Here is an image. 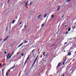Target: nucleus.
I'll use <instances>...</instances> for the list:
<instances>
[{
	"mask_svg": "<svg viewBox=\"0 0 76 76\" xmlns=\"http://www.w3.org/2000/svg\"><path fill=\"white\" fill-rule=\"evenodd\" d=\"M37 58H38V56L35 59L33 63V64L31 66L32 67H33V66H34V64H35V62H36V61L37 60Z\"/></svg>",
	"mask_w": 76,
	"mask_h": 76,
	"instance_id": "f257e3e1",
	"label": "nucleus"
},
{
	"mask_svg": "<svg viewBox=\"0 0 76 76\" xmlns=\"http://www.w3.org/2000/svg\"><path fill=\"white\" fill-rule=\"evenodd\" d=\"M62 8H63V6H58V7L57 10H61Z\"/></svg>",
	"mask_w": 76,
	"mask_h": 76,
	"instance_id": "f03ea898",
	"label": "nucleus"
},
{
	"mask_svg": "<svg viewBox=\"0 0 76 76\" xmlns=\"http://www.w3.org/2000/svg\"><path fill=\"white\" fill-rule=\"evenodd\" d=\"M15 66H12V68H10L9 70L7 72H10V70H11V69H14V68H15Z\"/></svg>",
	"mask_w": 76,
	"mask_h": 76,
	"instance_id": "7ed1b4c3",
	"label": "nucleus"
},
{
	"mask_svg": "<svg viewBox=\"0 0 76 76\" xmlns=\"http://www.w3.org/2000/svg\"><path fill=\"white\" fill-rule=\"evenodd\" d=\"M10 53H9L8 55H7V59H8L9 60V56H10Z\"/></svg>",
	"mask_w": 76,
	"mask_h": 76,
	"instance_id": "20e7f679",
	"label": "nucleus"
},
{
	"mask_svg": "<svg viewBox=\"0 0 76 76\" xmlns=\"http://www.w3.org/2000/svg\"><path fill=\"white\" fill-rule=\"evenodd\" d=\"M9 38V36H8L4 40V41H6L7 39V38Z\"/></svg>",
	"mask_w": 76,
	"mask_h": 76,
	"instance_id": "39448f33",
	"label": "nucleus"
},
{
	"mask_svg": "<svg viewBox=\"0 0 76 76\" xmlns=\"http://www.w3.org/2000/svg\"><path fill=\"white\" fill-rule=\"evenodd\" d=\"M23 45V42H22L21 44H20L17 47V48H18L19 47H20V46H21V45Z\"/></svg>",
	"mask_w": 76,
	"mask_h": 76,
	"instance_id": "423d86ee",
	"label": "nucleus"
},
{
	"mask_svg": "<svg viewBox=\"0 0 76 76\" xmlns=\"http://www.w3.org/2000/svg\"><path fill=\"white\" fill-rule=\"evenodd\" d=\"M60 64H61V63H59L58 64L57 66L56 67V69H57L58 67H59V66H60Z\"/></svg>",
	"mask_w": 76,
	"mask_h": 76,
	"instance_id": "0eeeda50",
	"label": "nucleus"
},
{
	"mask_svg": "<svg viewBox=\"0 0 76 76\" xmlns=\"http://www.w3.org/2000/svg\"><path fill=\"white\" fill-rule=\"evenodd\" d=\"M41 16H42V15L41 14H40L37 17V18L38 19H39V18L40 17H41Z\"/></svg>",
	"mask_w": 76,
	"mask_h": 76,
	"instance_id": "6e6552de",
	"label": "nucleus"
},
{
	"mask_svg": "<svg viewBox=\"0 0 76 76\" xmlns=\"http://www.w3.org/2000/svg\"><path fill=\"white\" fill-rule=\"evenodd\" d=\"M28 42V41H26V40L24 41V44H26V43H27Z\"/></svg>",
	"mask_w": 76,
	"mask_h": 76,
	"instance_id": "1a4fd4ad",
	"label": "nucleus"
},
{
	"mask_svg": "<svg viewBox=\"0 0 76 76\" xmlns=\"http://www.w3.org/2000/svg\"><path fill=\"white\" fill-rule=\"evenodd\" d=\"M28 1L26 2V3L25 4V6H26L27 4H28Z\"/></svg>",
	"mask_w": 76,
	"mask_h": 76,
	"instance_id": "9d476101",
	"label": "nucleus"
},
{
	"mask_svg": "<svg viewBox=\"0 0 76 76\" xmlns=\"http://www.w3.org/2000/svg\"><path fill=\"white\" fill-rule=\"evenodd\" d=\"M68 56H70L71 55V52H69L68 53Z\"/></svg>",
	"mask_w": 76,
	"mask_h": 76,
	"instance_id": "9b49d317",
	"label": "nucleus"
},
{
	"mask_svg": "<svg viewBox=\"0 0 76 76\" xmlns=\"http://www.w3.org/2000/svg\"><path fill=\"white\" fill-rule=\"evenodd\" d=\"M66 60H67V58H66V57H65V60H64V62H65V61H66Z\"/></svg>",
	"mask_w": 76,
	"mask_h": 76,
	"instance_id": "f8f14e48",
	"label": "nucleus"
},
{
	"mask_svg": "<svg viewBox=\"0 0 76 76\" xmlns=\"http://www.w3.org/2000/svg\"><path fill=\"white\" fill-rule=\"evenodd\" d=\"M33 3V2H30L29 4L30 6H31V5H32V4Z\"/></svg>",
	"mask_w": 76,
	"mask_h": 76,
	"instance_id": "ddd939ff",
	"label": "nucleus"
},
{
	"mask_svg": "<svg viewBox=\"0 0 76 76\" xmlns=\"http://www.w3.org/2000/svg\"><path fill=\"white\" fill-rule=\"evenodd\" d=\"M45 23H44L42 25V27H43L44 26V25H45Z\"/></svg>",
	"mask_w": 76,
	"mask_h": 76,
	"instance_id": "4468645a",
	"label": "nucleus"
},
{
	"mask_svg": "<svg viewBox=\"0 0 76 76\" xmlns=\"http://www.w3.org/2000/svg\"><path fill=\"white\" fill-rule=\"evenodd\" d=\"M8 75H9V72H6V75H7V76H8Z\"/></svg>",
	"mask_w": 76,
	"mask_h": 76,
	"instance_id": "2eb2a0df",
	"label": "nucleus"
},
{
	"mask_svg": "<svg viewBox=\"0 0 76 76\" xmlns=\"http://www.w3.org/2000/svg\"><path fill=\"white\" fill-rule=\"evenodd\" d=\"M15 21H16V20H13L12 22V23L13 24V23H15Z\"/></svg>",
	"mask_w": 76,
	"mask_h": 76,
	"instance_id": "dca6fc26",
	"label": "nucleus"
},
{
	"mask_svg": "<svg viewBox=\"0 0 76 76\" xmlns=\"http://www.w3.org/2000/svg\"><path fill=\"white\" fill-rule=\"evenodd\" d=\"M47 14H46L44 15V18H45L47 16Z\"/></svg>",
	"mask_w": 76,
	"mask_h": 76,
	"instance_id": "f3484780",
	"label": "nucleus"
},
{
	"mask_svg": "<svg viewBox=\"0 0 76 76\" xmlns=\"http://www.w3.org/2000/svg\"><path fill=\"white\" fill-rule=\"evenodd\" d=\"M12 55H10V57H9V59H10V58H11V57H12Z\"/></svg>",
	"mask_w": 76,
	"mask_h": 76,
	"instance_id": "a211bd4d",
	"label": "nucleus"
},
{
	"mask_svg": "<svg viewBox=\"0 0 76 76\" xmlns=\"http://www.w3.org/2000/svg\"><path fill=\"white\" fill-rule=\"evenodd\" d=\"M51 17L52 18H53L54 17V15H52L51 16Z\"/></svg>",
	"mask_w": 76,
	"mask_h": 76,
	"instance_id": "6ab92c4d",
	"label": "nucleus"
},
{
	"mask_svg": "<svg viewBox=\"0 0 76 76\" xmlns=\"http://www.w3.org/2000/svg\"><path fill=\"white\" fill-rule=\"evenodd\" d=\"M29 57H30V56L28 55L27 58L26 59H27V60H28V59H29Z\"/></svg>",
	"mask_w": 76,
	"mask_h": 76,
	"instance_id": "aec40b11",
	"label": "nucleus"
},
{
	"mask_svg": "<svg viewBox=\"0 0 76 76\" xmlns=\"http://www.w3.org/2000/svg\"><path fill=\"white\" fill-rule=\"evenodd\" d=\"M7 29H8V27H7V28L5 29L6 31H7Z\"/></svg>",
	"mask_w": 76,
	"mask_h": 76,
	"instance_id": "412c9836",
	"label": "nucleus"
},
{
	"mask_svg": "<svg viewBox=\"0 0 76 76\" xmlns=\"http://www.w3.org/2000/svg\"><path fill=\"white\" fill-rule=\"evenodd\" d=\"M2 73H4V69H2Z\"/></svg>",
	"mask_w": 76,
	"mask_h": 76,
	"instance_id": "4be33fe9",
	"label": "nucleus"
},
{
	"mask_svg": "<svg viewBox=\"0 0 76 76\" xmlns=\"http://www.w3.org/2000/svg\"><path fill=\"white\" fill-rule=\"evenodd\" d=\"M71 29V28H69L68 29V31H70Z\"/></svg>",
	"mask_w": 76,
	"mask_h": 76,
	"instance_id": "5701e85b",
	"label": "nucleus"
},
{
	"mask_svg": "<svg viewBox=\"0 0 76 76\" xmlns=\"http://www.w3.org/2000/svg\"><path fill=\"white\" fill-rule=\"evenodd\" d=\"M21 56H22V57H23V56H24V54L22 53L21 54Z\"/></svg>",
	"mask_w": 76,
	"mask_h": 76,
	"instance_id": "b1692460",
	"label": "nucleus"
},
{
	"mask_svg": "<svg viewBox=\"0 0 76 76\" xmlns=\"http://www.w3.org/2000/svg\"><path fill=\"white\" fill-rule=\"evenodd\" d=\"M71 0H66L67 2H69V1H70Z\"/></svg>",
	"mask_w": 76,
	"mask_h": 76,
	"instance_id": "393cba45",
	"label": "nucleus"
},
{
	"mask_svg": "<svg viewBox=\"0 0 76 76\" xmlns=\"http://www.w3.org/2000/svg\"><path fill=\"white\" fill-rule=\"evenodd\" d=\"M64 15H63L62 16H61V18H62V19H63V18H64Z\"/></svg>",
	"mask_w": 76,
	"mask_h": 76,
	"instance_id": "a878e982",
	"label": "nucleus"
},
{
	"mask_svg": "<svg viewBox=\"0 0 76 76\" xmlns=\"http://www.w3.org/2000/svg\"><path fill=\"white\" fill-rule=\"evenodd\" d=\"M22 23V22H20V23L19 24V25H21V24Z\"/></svg>",
	"mask_w": 76,
	"mask_h": 76,
	"instance_id": "bb28decb",
	"label": "nucleus"
},
{
	"mask_svg": "<svg viewBox=\"0 0 76 76\" xmlns=\"http://www.w3.org/2000/svg\"><path fill=\"white\" fill-rule=\"evenodd\" d=\"M45 52H43V56H44V54H45Z\"/></svg>",
	"mask_w": 76,
	"mask_h": 76,
	"instance_id": "cd10ccee",
	"label": "nucleus"
},
{
	"mask_svg": "<svg viewBox=\"0 0 76 76\" xmlns=\"http://www.w3.org/2000/svg\"><path fill=\"white\" fill-rule=\"evenodd\" d=\"M75 28H76V27H75V26H74V27H73V29H75Z\"/></svg>",
	"mask_w": 76,
	"mask_h": 76,
	"instance_id": "c85d7f7f",
	"label": "nucleus"
},
{
	"mask_svg": "<svg viewBox=\"0 0 76 76\" xmlns=\"http://www.w3.org/2000/svg\"><path fill=\"white\" fill-rule=\"evenodd\" d=\"M35 49H34L32 51V53H33V52H34V51H35Z\"/></svg>",
	"mask_w": 76,
	"mask_h": 76,
	"instance_id": "c756f323",
	"label": "nucleus"
},
{
	"mask_svg": "<svg viewBox=\"0 0 76 76\" xmlns=\"http://www.w3.org/2000/svg\"><path fill=\"white\" fill-rule=\"evenodd\" d=\"M26 28V26H24V28Z\"/></svg>",
	"mask_w": 76,
	"mask_h": 76,
	"instance_id": "7c9ffc66",
	"label": "nucleus"
},
{
	"mask_svg": "<svg viewBox=\"0 0 76 76\" xmlns=\"http://www.w3.org/2000/svg\"><path fill=\"white\" fill-rule=\"evenodd\" d=\"M26 63H27V61H26L24 63V64H25Z\"/></svg>",
	"mask_w": 76,
	"mask_h": 76,
	"instance_id": "2f4dec72",
	"label": "nucleus"
},
{
	"mask_svg": "<svg viewBox=\"0 0 76 76\" xmlns=\"http://www.w3.org/2000/svg\"><path fill=\"white\" fill-rule=\"evenodd\" d=\"M68 32L67 31L66 32V33L65 34L66 35V34H68Z\"/></svg>",
	"mask_w": 76,
	"mask_h": 76,
	"instance_id": "473e14b6",
	"label": "nucleus"
},
{
	"mask_svg": "<svg viewBox=\"0 0 76 76\" xmlns=\"http://www.w3.org/2000/svg\"><path fill=\"white\" fill-rule=\"evenodd\" d=\"M62 64H63V65H64V62H63Z\"/></svg>",
	"mask_w": 76,
	"mask_h": 76,
	"instance_id": "72a5a7b5",
	"label": "nucleus"
},
{
	"mask_svg": "<svg viewBox=\"0 0 76 76\" xmlns=\"http://www.w3.org/2000/svg\"><path fill=\"white\" fill-rule=\"evenodd\" d=\"M2 65V63H0V66H1Z\"/></svg>",
	"mask_w": 76,
	"mask_h": 76,
	"instance_id": "f704fd0d",
	"label": "nucleus"
},
{
	"mask_svg": "<svg viewBox=\"0 0 76 76\" xmlns=\"http://www.w3.org/2000/svg\"><path fill=\"white\" fill-rule=\"evenodd\" d=\"M55 45V44H54L52 46H51V47H53V46H54Z\"/></svg>",
	"mask_w": 76,
	"mask_h": 76,
	"instance_id": "c9c22d12",
	"label": "nucleus"
},
{
	"mask_svg": "<svg viewBox=\"0 0 76 76\" xmlns=\"http://www.w3.org/2000/svg\"><path fill=\"white\" fill-rule=\"evenodd\" d=\"M6 53H7V52H4V54H6Z\"/></svg>",
	"mask_w": 76,
	"mask_h": 76,
	"instance_id": "e433bc0d",
	"label": "nucleus"
},
{
	"mask_svg": "<svg viewBox=\"0 0 76 76\" xmlns=\"http://www.w3.org/2000/svg\"><path fill=\"white\" fill-rule=\"evenodd\" d=\"M68 25H66L64 27H66V26H68Z\"/></svg>",
	"mask_w": 76,
	"mask_h": 76,
	"instance_id": "4c0bfd02",
	"label": "nucleus"
},
{
	"mask_svg": "<svg viewBox=\"0 0 76 76\" xmlns=\"http://www.w3.org/2000/svg\"><path fill=\"white\" fill-rule=\"evenodd\" d=\"M2 40V39H0V42Z\"/></svg>",
	"mask_w": 76,
	"mask_h": 76,
	"instance_id": "58836bf2",
	"label": "nucleus"
},
{
	"mask_svg": "<svg viewBox=\"0 0 76 76\" xmlns=\"http://www.w3.org/2000/svg\"><path fill=\"white\" fill-rule=\"evenodd\" d=\"M13 54H14V53H12L11 54V55H12H12H13Z\"/></svg>",
	"mask_w": 76,
	"mask_h": 76,
	"instance_id": "ea45409f",
	"label": "nucleus"
},
{
	"mask_svg": "<svg viewBox=\"0 0 76 76\" xmlns=\"http://www.w3.org/2000/svg\"><path fill=\"white\" fill-rule=\"evenodd\" d=\"M28 59H26V61H28Z\"/></svg>",
	"mask_w": 76,
	"mask_h": 76,
	"instance_id": "a19ab883",
	"label": "nucleus"
},
{
	"mask_svg": "<svg viewBox=\"0 0 76 76\" xmlns=\"http://www.w3.org/2000/svg\"><path fill=\"white\" fill-rule=\"evenodd\" d=\"M67 44V42L65 43L64 44Z\"/></svg>",
	"mask_w": 76,
	"mask_h": 76,
	"instance_id": "79ce46f5",
	"label": "nucleus"
},
{
	"mask_svg": "<svg viewBox=\"0 0 76 76\" xmlns=\"http://www.w3.org/2000/svg\"><path fill=\"white\" fill-rule=\"evenodd\" d=\"M10 0H8V3H9Z\"/></svg>",
	"mask_w": 76,
	"mask_h": 76,
	"instance_id": "37998d69",
	"label": "nucleus"
},
{
	"mask_svg": "<svg viewBox=\"0 0 76 76\" xmlns=\"http://www.w3.org/2000/svg\"><path fill=\"white\" fill-rule=\"evenodd\" d=\"M42 61H41V62H40V63H42Z\"/></svg>",
	"mask_w": 76,
	"mask_h": 76,
	"instance_id": "c03bdc74",
	"label": "nucleus"
},
{
	"mask_svg": "<svg viewBox=\"0 0 76 76\" xmlns=\"http://www.w3.org/2000/svg\"><path fill=\"white\" fill-rule=\"evenodd\" d=\"M9 34H10V31L9 32Z\"/></svg>",
	"mask_w": 76,
	"mask_h": 76,
	"instance_id": "a18cd8bd",
	"label": "nucleus"
},
{
	"mask_svg": "<svg viewBox=\"0 0 76 76\" xmlns=\"http://www.w3.org/2000/svg\"><path fill=\"white\" fill-rule=\"evenodd\" d=\"M42 61H44V60H43Z\"/></svg>",
	"mask_w": 76,
	"mask_h": 76,
	"instance_id": "49530a36",
	"label": "nucleus"
},
{
	"mask_svg": "<svg viewBox=\"0 0 76 76\" xmlns=\"http://www.w3.org/2000/svg\"><path fill=\"white\" fill-rule=\"evenodd\" d=\"M62 76H64V74Z\"/></svg>",
	"mask_w": 76,
	"mask_h": 76,
	"instance_id": "de8ad7c7",
	"label": "nucleus"
},
{
	"mask_svg": "<svg viewBox=\"0 0 76 76\" xmlns=\"http://www.w3.org/2000/svg\"><path fill=\"white\" fill-rule=\"evenodd\" d=\"M22 31H23V29L22 30Z\"/></svg>",
	"mask_w": 76,
	"mask_h": 76,
	"instance_id": "09e8293b",
	"label": "nucleus"
},
{
	"mask_svg": "<svg viewBox=\"0 0 76 76\" xmlns=\"http://www.w3.org/2000/svg\"><path fill=\"white\" fill-rule=\"evenodd\" d=\"M12 30L11 31L12 32Z\"/></svg>",
	"mask_w": 76,
	"mask_h": 76,
	"instance_id": "8fccbe9b",
	"label": "nucleus"
},
{
	"mask_svg": "<svg viewBox=\"0 0 76 76\" xmlns=\"http://www.w3.org/2000/svg\"><path fill=\"white\" fill-rule=\"evenodd\" d=\"M40 63H40H40H39V64H40Z\"/></svg>",
	"mask_w": 76,
	"mask_h": 76,
	"instance_id": "3c124183",
	"label": "nucleus"
},
{
	"mask_svg": "<svg viewBox=\"0 0 76 76\" xmlns=\"http://www.w3.org/2000/svg\"><path fill=\"white\" fill-rule=\"evenodd\" d=\"M1 52L0 51V53H1Z\"/></svg>",
	"mask_w": 76,
	"mask_h": 76,
	"instance_id": "603ef678",
	"label": "nucleus"
}]
</instances>
